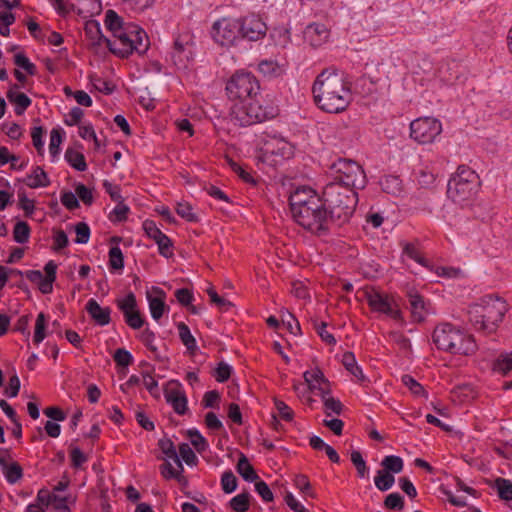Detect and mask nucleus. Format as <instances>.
<instances>
[{"label": "nucleus", "mask_w": 512, "mask_h": 512, "mask_svg": "<svg viewBox=\"0 0 512 512\" xmlns=\"http://www.w3.org/2000/svg\"><path fill=\"white\" fill-rule=\"evenodd\" d=\"M384 505L387 509L402 510L404 508V498L399 493H391L386 496Z\"/></svg>", "instance_id": "nucleus-58"}, {"label": "nucleus", "mask_w": 512, "mask_h": 512, "mask_svg": "<svg viewBox=\"0 0 512 512\" xmlns=\"http://www.w3.org/2000/svg\"><path fill=\"white\" fill-rule=\"evenodd\" d=\"M105 25L113 33L114 40L101 35L98 44L105 43L113 54L124 58L133 51L139 54L147 51L149 42L146 32L135 24L124 23L114 10L106 11Z\"/></svg>", "instance_id": "nucleus-1"}, {"label": "nucleus", "mask_w": 512, "mask_h": 512, "mask_svg": "<svg viewBox=\"0 0 512 512\" xmlns=\"http://www.w3.org/2000/svg\"><path fill=\"white\" fill-rule=\"evenodd\" d=\"M65 159L77 171L82 172L87 169L85 157L81 152L68 148L65 152Z\"/></svg>", "instance_id": "nucleus-33"}, {"label": "nucleus", "mask_w": 512, "mask_h": 512, "mask_svg": "<svg viewBox=\"0 0 512 512\" xmlns=\"http://www.w3.org/2000/svg\"><path fill=\"white\" fill-rule=\"evenodd\" d=\"M507 310V304L504 300L488 295L483 297L479 303L469 307V321L475 329L492 333L502 322Z\"/></svg>", "instance_id": "nucleus-4"}, {"label": "nucleus", "mask_w": 512, "mask_h": 512, "mask_svg": "<svg viewBox=\"0 0 512 512\" xmlns=\"http://www.w3.org/2000/svg\"><path fill=\"white\" fill-rule=\"evenodd\" d=\"M176 212L181 218H183L189 222H197L198 221V217L193 212L192 206L187 202L178 203L177 207H176Z\"/></svg>", "instance_id": "nucleus-49"}, {"label": "nucleus", "mask_w": 512, "mask_h": 512, "mask_svg": "<svg viewBox=\"0 0 512 512\" xmlns=\"http://www.w3.org/2000/svg\"><path fill=\"white\" fill-rule=\"evenodd\" d=\"M313 198H320L313 189L309 187L297 188L289 197L291 214L296 213L299 209L306 208Z\"/></svg>", "instance_id": "nucleus-20"}, {"label": "nucleus", "mask_w": 512, "mask_h": 512, "mask_svg": "<svg viewBox=\"0 0 512 512\" xmlns=\"http://www.w3.org/2000/svg\"><path fill=\"white\" fill-rule=\"evenodd\" d=\"M436 180V176L427 169H420L417 173V182L423 188H430Z\"/></svg>", "instance_id": "nucleus-57"}, {"label": "nucleus", "mask_w": 512, "mask_h": 512, "mask_svg": "<svg viewBox=\"0 0 512 512\" xmlns=\"http://www.w3.org/2000/svg\"><path fill=\"white\" fill-rule=\"evenodd\" d=\"M86 311L94 322L100 326H106L111 321V309L109 307H101L95 299L88 300Z\"/></svg>", "instance_id": "nucleus-22"}, {"label": "nucleus", "mask_w": 512, "mask_h": 512, "mask_svg": "<svg viewBox=\"0 0 512 512\" xmlns=\"http://www.w3.org/2000/svg\"><path fill=\"white\" fill-rule=\"evenodd\" d=\"M30 237V227L24 221H19L13 229V238L17 243L24 244L28 242Z\"/></svg>", "instance_id": "nucleus-39"}, {"label": "nucleus", "mask_w": 512, "mask_h": 512, "mask_svg": "<svg viewBox=\"0 0 512 512\" xmlns=\"http://www.w3.org/2000/svg\"><path fill=\"white\" fill-rule=\"evenodd\" d=\"M19 86L14 84L7 92L6 96L9 102L15 105V113L17 115H22L25 110L31 105V99L22 92H17Z\"/></svg>", "instance_id": "nucleus-24"}, {"label": "nucleus", "mask_w": 512, "mask_h": 512, "mask_svg": "<svg viewBox=\"0 0 512 512\" xmlns=\"http://www.w3.org/2000/svg\"><path fill=\"white\" fill-rule=\"evenodd\" d=\"M165 399L177 414L184 415L187 412V397L185 392L181 389L180 384H176L174 387L166 389Z\"/></svg>", "instance_id": "nucleus-21"}, {"label": "nucleus", "mask_w": 512, "mask_h": 512, "mask_svg": "<svg viewBox=\"0 0 512 512\" xmlns=\"http://www.w3.org/2000/svg\"><path fill=\"white\" fill-rule=\"evenodd\" d=\"M76 195L85 204L90 206L93 203L92 190L86 187L84 184H78L75 188Z\"/></svg>", "instance_id": "nucleus-62"}, {"label": "nucleus", "mask_w": 512, "mask_h": 512, "mask_svg": "<svg viewBox=\"0 0 512 512\" xmlns=\"http://www.w3.org/2000/svg\"><path fill=\"white\" fill-rule=\"evenodd\" d=\"M62 133L60 129H52L50 132L49 151L52 157H56L60 151V144L62 143Z\"/></svg>", "instance_id": "nucleus-50"}, {"label": "nucleus", "mask_w": 512, "mask_h": 512, "mask_svg": "<svg viewBox=\"0 0 512 512\" xmlns=\"http://www.w3.org/2000/svg\"><path fill=\"white\" fill-rule=\"evenodd\" d=\"M44 133H45V130L41 126L33 127L32 131H31L33 145L36 148V150L38 151V153L41 155L43 154V147H44V142L42 140Z\"/></svg>", "instance_id": "nucleus-59"}, {"label": "nucleus", "mask_w": 512, "mask_h": 512, "mask_svg": "<svg viewBox=\"0 0 512 512\" xmlns=\"http://www.w3.org/2000/svg\"><path fill=\"white\" fill-rule=\"evenodd\" d=\"M321 397L324 402L325 413L328 416H330L331 413H335L337 415L341 414L343 405L338 399L330 397L329 395Z\"/></svg>", "instance_id": "nucleus-48"}, {"label": "nucleus", "mask_w": 512, "mask_h": 512, "mask_svg": "<svg viewBox=\"0 0 512 512\" xmlns=\"http://www.w3.org/2000/svg\"><path fill=\"white\" fill-rule=\"evenodd\" d=\"M321 199L331 213L332 219H335L338 225H342L353 215L358 203V194L355 189L344 184L330 182L323 188Z\"/></svg>", "instance_id": "nucleus-3"}, {"label": "nucleus", "mask_w": 512, "mask_h": 512, "mask_svg": "<svg viewBox=\"0 0 512 512\" xmlns=\"http://www.w3.org/2000/svg\"><path fill=\"white\" fill-rule=\"evenodd\" d=\"M14 63L18 67L24 69L29 75L34 76L37 73V68L24 53H17L14 56Z\"/></svg>", "instance_id": "nucleus-45"}, {"label": "nucleus", "mask_w": 512, "mask_h": 512, "mask_svg": "<svg viewBox=\"0 0 512 512\" xmlns=\"http://www.w3.org/2000/svg\"><path fill=\"white\" fill-rule=\"evenodd\" d=\"M109 266L113 270H121L124 267V257L118 246H113L109 250Z\"/></svg>", "instance_id": "nucleus-43"}, {"label": "nucleus", "mask_w": 512, "mask_h": 512, "mask_svg": "<svg viewBox=\"0 0 512 512\" xmlns=\"http://www.w3.org/2000/svg\"><path fill=\"white\" fill-rule=\"evenodd\" d=\"M179 454L181 459L189 466L196 465L198 458L192 448L187 443L179 445Z\"/></svg>", "instance_id": "nucleus-52"}, {"label": "nucleus", "mask_w": 512, "mask_h": 512, "mask_svg": "<svg viewBox=\"0 0 512 512\" xmlns=\"http://www.w3.org/2000/svg\"><path fill=\"white\" fill-rule=\"evenodd\" d=\"M221 486H222V490L227 494H230L236 490L237 478L232 473V471L228 470L222 474Z\"/></svg>", "instance_id": "nucleus-47"}, {"label": "nucleus", "mask_w": 512, "mask_h": 512, "mask_svg": "<svg viewBox=\"0 0 512 512\" xmlns=\"http://www.w3.org/2000/svg\"><path fill=\"white\" fill-rule=\"evenodd\" d=\"M487 484L497 489L500 499L505 501L512 500V481L498 477L493 482L488 480Z\"/></svg>", "instance_id": "nucleus-29"}, {"label": "nucleus", "mask_w": 512, "mask_h": 512, "mask_svg": "<svg viewBox=\"0 0 512 512\" xmlns=\"http://www.w3.org/2000/svg\"><path fill=\"white\" fill-rule=\"evenodd\" d=\"M45 276L40 270H28L22 272L18 269L11 270V274L25 276L30 282L38 285V289L43 294H50L53 291V283L56 280L57 264L50 260L44 266Z\"/></svg>", "instance_id": "nucleus-13"}, {"label": "nucleus", "mask_w": 512, "mask_h": 512, "mask_svg": "<svg viewBox=\"0 0 512 512\" xmlns=\"http://www.w3.org/2000/svg\"><path fill=\"white\" fill-rule=\"evenodd\" d=\"M177 329L179 332V338L183 345L190 352H194L197 348L196 339L191 334L189 327L184 322H179L177 324Z\"/></svg>", "instance_id": "nucleus-32"}, {"label": "nucleus", "mask_w": 512, "mask_h": 512, "mask_svg": "<svg viewBox=\"0 0 512 512\" xmlns=\"http://www.w3.org/2000/svg\"><path fill=\"white\" fill-rule=\"evenodd\" d=\"M188 436L190 438L191 444L194 446L197 452L202 453L208 448L207 440L197 429L188 430Z\"/></svg>", "instance_id": "nucleus-44"}, {"label": "nucleus", "mask_w": 512, "mask_h": 512, "mask_svg": "<svg viewBox=\"0 0 512 512\" xmlns=\"http://www.w3.org/2000/svg\"><path fill=\"white\" fill-rule=\"evenodd\" d=\"M46 317L44 313H39L35 323L33 342L40 344L46 337Z\"/></svg>", "instance_id": "nucleus-42"}, {"label": "nucleus", "mask_w": 512, "mask_h": 512, "mask_svg": "<svg viewBox=\"0 0 512 512\" xmlns=\"http://www.w3.org/2000/svg\"><path fill=\"white\" fill-rule=\"evenodd\" d=\"M493 370L507 374L512 370V352L501 354L493 364Z\"/></svg>", "instance_id": "nucleus-40"}, {"label": "nucleus", "mask_w": 512, "mask_h": 512, "mask_svg": "<svg viewBox=\"0 0 512 512\" xmlns=\"http://www.w3.org/2000/svg\"><path fill=\"white\" fill-rule=\"evenodd\" d=\"M240 23L241 40L258 41L266 35L267 26L262 19L256 15H248L238 18Z\"/></svg>", "instance_id": "nucleus-15"}, {"label": "nucleus", "mask_w": 512, "mask_h": 512, "mask_svg": "<svg viewBox=\"0 0 512 512\" xmlns=\"http://www.w3.org/2000/svg\"><path fill=\"white\" fill-rule=\"evenodd\" d=\"M408 299L413 320L416 322L424 321L428 314V304L424 298L417 292L410 291Z\"/></svg>", "instance_id": "nucleus-23"}, {"label": "nucleus", "mask_w": 512, "mask_h": 512, "mask_svg": "<svg viewBox=\"0 0 512 512\" xmlns=\"http://www.w3.org/2000/svg\"><path fill=\"white\" fill-rule=\"evenodd\" d=\"M249 500L250 494L243 492L233 497L229 504L231 509L235 512H246L249 509Z\"/></svg>", "instance_id": "nucleus-38"}, {"label": "nucleus", "mask_w": 512, "mask_h": 512, "mask_svg": "<svg viewBox=\"0 0 512 512\" xmlns=\"http://www.w3.org/2000/svg\"><path fill=\"white\" fill-rule=\"evenodd\" d=\"M478 188V175L467 166L460 165L447 185V195L456 204L463 205L474 198Z\"/></svg>", "instance_id": "nucleus-7"}, {"label": "nucleus", "mask_w": 512, "mask_h": 512, "mask_svg": "<svg viewBox=\"0 0 512 512\" xmlns=\"http://www.w3.org/2000/svg\"><path fill=\"white\" fill-rule=\"evenodd\" d=\"M71 465L74 468H80L86 461L87 456L78 447L70 449Z\"/></svg>", "instance_id": "nucleus-64"}, {"label": "nucleus", "mask_w": 512, "mask_h": 512, "mask_svg": "<svg viewBox=\"0 0 512 512\" xmlns=\"http://www.w3.org/2000/svg\"><path fill=\"white\" fill-rule=\"evenodd\" d=\"M232 373V368L225 362H220L215 370V379L220 382H226Z\"/></svg>", "instance_id": "nucleus-60"}, {"label": "nucleus", "mask_w": 512, "mask_h": 512, "mask_svg": "<svg viewBox=\"0 0 512 512\" xmlns=\"http://www.w3.org/2000/svg\"><path fill=\"white\" fill-rule=\"evenodd\" d=\"M113 359L121 367H127L133 362L131 353L124 348H118L113 355Z\"/></svg>", "instance_id": "nucleus-55"}, {"label": "nucleus", "mask_w": 512, "mask_h": 512, "mask_svg": "<svg viewBox=\"0 0 512 512\" xmlns=\"http://www.w3.org/2000/svg\"><path fill=\"white\" fill-rule=\"evenodd\" d=\"M139 338L154 356L159 359L158 348L154 345L155 333L149 328H146L140 333Z\"/></svg>", "instance_id": "nucleus-46"}, {"label": "nucleus", "mask_w": 512, "mask_h": 512, "mask_svg": "<svg viewBox=\"0 0 512 512\" xmlns=\"http://www.w3.org/2000/svg\"><path fill=\"white\" fill-rule=\"evenodd\" d=\"M350 458L351 462L357 470L358 477L364 478L368 474L369 468L367 467L361 452L358 450H353L350 454Z\"/></svg>", "instance_id": "nucleus-41"}, {"label": "nucleus", "mask_w": 512, "mask_h": 512, "mask_svg": "<svg viewBox=\"0 0 512 512\" xmlns=\"http://www.w3.org/2000/svg\"><path fill=\"white\" fill-rule=\"evenodd\" d=\"M143 229L146 235L149 238L153 239L155 243L158 245L160 255H162L165 258H170L173 256L172 241L157 227L154 221H144Z\"/></svg>", "instance_id": "nucleus-16"}, {"label": "nucleus", "mask_w": 512, "mask_h": 512, "mask_svg": "<svg viewBox=\"0 0 512 512\" xmlns=\"http://www.w3.org/2000/svg\"><path fill=\"white\" fill-rule=\"evenodd\" d=\"M240 27L238 18L223 17L213 23L211 36L223 47L236 46L241 41Z\"/></svg>", "instance_id": "nucleus-11"}, {"label": "nucleus", "mask_w": 512, "mask_h": 512, "mask_svg": "<svg viewBox=\"0 0 512 512\" xmlns=\"http://www.w3.org/2000/svg\"><path fill=\"white\" fill-rule=\"evenodd\" d=\"M383 470H387L388 473L398 474L403 470L404 462L401 457L395 455H388L381 461Z\"/></svg>", "instance_id": "nucleus-36"}, {"label": "nucleus", "mask_w": 512, "mask_h": 512, "mask_svg": "<svg viewBox=\"0 0 512 512\" xmlns=\"http://www.w3.org/2000/svg\"><path fill=\"white\" fill-rule=\"evenodd\" d=\"M274 404L278 415L282 420L287 422H291L293 420L294 412L284 401L275 399Z\"/></svg>", "instance_id": "nucleus-54"}, {"label": "nucleus", "mask_w": 512, "mask_h": 512, "mask_svg": "<svg viewBox=\"0 0 512 512\" xmlns=\"http://www.w3.org/2000/svg\"><path fill=\"white\" fill-rule=\"evenodd\" d=\"M390 338L393 342H395L400 349L405 351L411 350V343L410 340L401 332L398 331H392L389 334Z\"/></svg>", "instance_id": "nucleus-63"}, {"label": "nucleus", "mask_w": 512, "mask_h": 512, "mask_svg": "<svg viewBox=\"0 0 512 512\" xmlns=\"http://www.w3.org/2000/svg\"><path fill=\"white\" fill-rule=\"evenodd\" d=\"M375 486L378 490L384 492L389 490L395 483V477L393 474L388 473L387 470L380 469L377 471V475L374 478Z\"/></svg>", "instance_id": "nucleus-35"}, {"label": "nucleus", "mask_w": 512, "mask_h": 512, "mask_svg": "<svg viewBox=\"0 0 512 512\" xmlns=\"http://www.w3.org/2000/svg\"><path fill=\"white\" fill-rule=\"evenodd\" d=\"M380 186L385 193L394 196L400 195L403 191L401 179L394 175H387L381 178Z\"/></svg>", "instance_id": "nucleus-28"}, {"label": "nucleus", "mask_w": 512, "mask_h": 512, "mask_svg": "<svg viewBox=\"0 0 512 512\" xmlns=\"http://www.w3.org/2000/svg\"><path fill=\"white\" fill-rule=\"evenodd\" d=\"M342 364L360 382H363L365 380V375L363 374L362 369L357 365L355 356L352 352H345L343 354Z\"/></svg>", "instance_id": "nucleus-31"}, {"label": "nucleus", "mask_w": 512, "mask_h": 512, "mask_svg": "<svg viewBox=\"0 0 512 512\" xmlns=\"http://www.w3.org/2000/svg\"><path fill=\"white\" fill-rule=\"evenodd\" d=\"M258 69L266 77H277L283 72L282 67L273 60H263L259 63Z\"/></svg>", "instance_id": "nucleus-37"}, {"label": "nucleus", "mask_w": 512, "mask_h": 512, "mask_svg": "<svg viewBox=\"0 0 512 512\" xmlns=\"http://www.w3.org/2000/svg\"><path fill=\"white\" fill-rule=\"evenodd\" d=\"M25 183L30 188H39L49 186L50 180L43 168L36 166L32 173L27 176Z\"/></svg>", "instance_id": "nucleus-27"}, {"label": "nucleus", "mask_w": 512, "mask_h": 512, "mask_svg": "<svg viewBox=\"0 0 512 512\" xmlns=\"http://www.w3.org/2000/svg\"><path fill=\"white\" fill-rule=\"evenodd\" d=\"M303 35L305 42L317 48L328 41L330 31L323 23H311L305 28Z\"/></svg>", "instance_id": "nucleus-18"}, {"label": "nucleus", "mask_w": 512, "mask_h": 512, "mask_svg": "<svg viewBox=\"0 0 512 512\" xmlns=\"http://www.w3.org/2000/svg\"><path fill=\"white\" fill-rule=\"evenodd\" d=\"M226 91L231 100L243 102L258 95L260 84L252 73L238 71L227 82Z\"/></svg>", "instance_id": "nucleus-10"}, {"label": "nucleus", "mask_w": 512, "mask_h": 512, "mask_svg": "<svg viewBox=\"0 0 512 512\" xmlns=\"http://www.w3.org/2000/svg\"><path fill=\"white\" fill-rule=\"evenodd\" d=\"M0 467L10 484L19 481L23 476L22 467L17 462H11L9 450L0 448Z\"/></svg>", "instance_id": "nucleus-17"}, {"label": "nucleus", "mask_w": 512, "mask_h": 512, "mask_svg": "<svg viewBox=\"0 0 512 512\" xmlns=\"http://www.w3.org/2000/svg\"><path fill=\"white\" fill-rule=\"evenodd\" d=\"M192 52L189 47L188 41L184 42L181 37H178L173 44L171 57L175 65L185 66V60H189Z\"/></svg>", "instance_id": "nucleus-25"}, {"label": "nucleus", "mask_w": 512, "mask_h": 512, "mask_svg": "<svg viewBox=\"0 0 512 512\" xmlns=\"http://www.w3.org/2000/svg\"><path fill=\"white\" fill-rule=\"evenodd\" d=\"M312 94L316 106L327 113H341L352 101L351 89L336 69H324L316 77Z\"/></svg>", "instance_id": "nucleus-2"}, {"label": "nucleus", "mask_w": 512, "mask_h": 512, "mask_svg": "<svg viewBox=\"0 0 512 512\" xmlns=\"http://www.w3.org/2000/svg\"><path fill=\"white\" fill-rule=\"evenodd\" d=\"M331 170L336 174V183L344 184L355 190L365 188L367 184L366 174L361 165L351 159L339 158L331 165Z\"/></svg>", "instance_id": "nucleus-9"}, {"label": "nucleus", "mask_w": 512, "mask_h": 512, "mask_svg": "<svg viewBox=\"0 0 512 512\" xmlns=\"http://www.w3.org/2000/svg\"><path fill=\"white\" fill-rule=\"evenodd\" d=\"M366 299L369 307L374 312L383 313L394 320H402L401 310L393 298L377 291L366 293Z\"/></svg>", "instance_id": "nucleus-14"}, {"label": "nucleus", "mask_w": 512, "mask_h": 512, "mask_svg": "<svg viewBox=\"0 0 512 512\" xmlns=\"http://www.w3.org/2000/svg\"><path fill=\"white\" fill-rule=\"evenodd\" d=\"M236 470L245 481L255 482L259 479L255 469L243 453L240 454Z\"/></svg>", "instance_id": "nucleus-26"}, {"label": "nucleus", "mask_w": 512, "mask_h": 512, "mask_svg": "<svg viewBox=\"0 0 512 512\" xmlns=\"http://www.w3.org/2000/svg\"><path fill=\"white\" fill-rule=\"evenodd\" d=\"M402 383L416 396L424 395L423 386L417 382L412 376L405 374L402 376Z\"/></svg>", "instance_id": "nucleus-53"}, {"label": "nucleus", "mask_w": 512, "mask_h": 512, "mask_svg": "<svg viewBox=\"0 0 512 512\" xmlns=\"http://www.w3.org/2000/svg\"><path fill=\"white\" fill-rule=\"evenodd\" d=\"M321 198H313L306 207L292 214L294 221L312 234L321 236L329 231L330 223L335 222Z\"/></svg>", "instance_id": "nucleus-6"}, {"label": "nucleus", "mask_w": 512, "mask_h": 512, "mask_svg": "<svg viewBox=\"0 0 512 512\" xmlns=\"http://www.w3.org/2000/svg\"><path fill=\"white\" fill-rule=\"evenodd\" d=\"M76 239L78 244H86L90 238V228L87 223L79 222L75 226Z\"/></svg>", "instance_id": "nucleus-56"}, {"label": "nucleus", "mask_w": 512, "mask_h": 512, "mask_svg": "<svg viewBox=\"0 0 512 512\" xmlns=\"http://www.w3.org/2000/svg\"><path fill=\"white\" fill-rule=\"evenodd\" d=\"M277 115L274 106L263 107L256 97L236 102L231 108V120L239 126H250L272 119Z\"/></svg>", "instance_id": "nucleus-8"}, {"label": "nucleus", "mask_w": 512, "mask_h": 512, "mask_svg": "<svg viewBox=\"0 0 512 512\" xmlns=\"http://www.w3.org/2000/svg\"><path fill=\"white\" fill-rule=\"evenodd\" d=\"M255 490L259 494V496L265 502H271L274 499L273 493L269 486L262 480L255 481Z\"/></svg>", "instance_id": "nucleus-61"}, {"label": "nucleus", "mask_w": 512, "mask_h": 512, "mask_svg": "<svg viewBox=\"0 0 512 512\" xmlns=\"http://www.w3.org/2000/svg\"><path fill=\"white\" fill-rule=\"evenodd\" d=\"M303 377L312 391L317 390L320 396H327L330 394V382L324 376L321 369L315 368L311 371H306L304 372Z\"/></svg>", "instance_id": "nucleus-19"}, {"label": "nucleus", "mask_w": 512, "mask_h": 512, "mask_svg": "<svg viewBox=\"0 0 512 512\" xmlns=\"http://www.w3.org/2000/svg\"><path fill=\"white\" fill-rule=\"evenodd\" d=\"M158 446H159L160 450L162 451V453L166 457L172 459L176 463L177 467H179L181 469V471H184L181 460L176 452L174 443L172 442L171 439H169V438L160 439L158 442Z\"/></svg>", "instance_id": "nucleus-30"}, {"label": "nucleus", "mask_w": 512, "mask_h": 512, "mask_svg": "<svg viewBox=\"0 0 512 512\" xmlns=\"http://www.w3.org/2000/svg\"><path fill=\"white\" fill-rule=\"evenodd\" d=\"M432 339L438 349L452 354L469 356L477 351V344L469 335L450 323H442L435 327Z\"/></svg>", "instance_id": "nucleus-5"}, {"label": "nucleus", "mask_w": 512, "mask_h": 512, "mask_svg": "<svg viewBox=\"0 0 512 512\" xmlns=\"http://www.w3.org/2000/svg\"><path fill=\"white\" fill-rule=\"evenodd\" d=\"M441 132L442 124L436 118L422 117L410 124V136L421 144L432 143Z\"/></svg>", "instance_id": "nucleus-12"}, {"label": "nucleus", "mask_w": 512, "mask_h": 512, "mask_svg": "<svg viewBox=\"0 0 512 512\" xmlns=\"http://www.w3.org/2000/svg\"><path fill=\"white\" fill-rule=\"evenodd\" d=\"M149 309L154 320H159L165 310V302L163 299L155 297L149 298Z\"/></svg>", "instance_id": "nucleus-51"}, {"label": "nucleus", "mask_w": 512, "mask_h": 512, "mask_svg": "<svg viewBox=\"0 0 512 512\" xmlns=\"http://www.w3.org/2000/svg\"><path fill=\"white\" fill-rule=\"evenodd\" d=\"M117 307L123 313L124 318L133 314L137 309V302L134 293H128L124 298L116 300Z\"/></svg>", "instance_id": "nucleus-34"}]
</instances>
